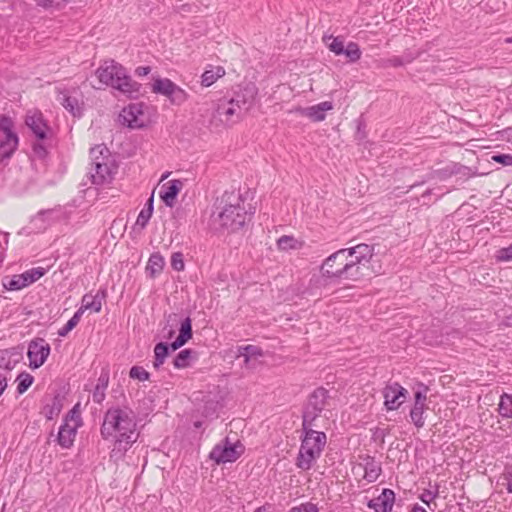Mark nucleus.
Masks as SVG:
<instances>
[{
    "label": "nucleus",
    "mask_w": 512,
    "mask_h": 512,
    "mask_svg": "<svg viewBox=\"0 0 512 512\" xmlns=\"http://www.w3.org/2000/svg\"><path fill=\"white\" fill-rule=\"evenodd\" d=\"M32 150L38 159H45L48 155V151L42 143H34L32 146Z\"/></svg>",
    "instance_id": "obj_53"
},
{
    "label": "nucleus",
    "mask_w": 512,
    "mask_h": 512,
    "mask_svg": "<svg viewBox=\"0 0 512 512\" xmlns=\"http://www.w3.org/2000/svg\"><path fill=\"white\" fill-rule=\"evenodd\" d=\"M506 490L508 493L512 494V479L508 481L506 485Z\"/></svg>",
    "instance_id": "obj_61"
},
{
    "label": "nucleus",
    "mask_w": 512,
    "mask_h": 512,
    "mask_svg": "<svg viewBox=\"0 0 512 512\" xmlns=\"http://www.w3.org/2000/svg\"><path fill=\"white\" fill-rule=\"evenodd\" d=\"M201 425H202V423H201L200 421H197V422H195V423H194V426H195L196 428H200V427H201Z\"/></svg>",
    "instance_id": "obj_63"
},
{
    "label": "nucleus",
    "mask_w": 512,
    "mask_h": 512,
    "mask_svg": "<svg viewBox=\"0 0 512 512\" xmlns=\"http://www.w3.org/2000/svg\"><path fill=\"white\" fill-rule=\"evenodd\" d=\"M495 258L498 262H507L512 260V243L507 246L499 249L496 252Z\"/></svg>",
    "instance_id": "obj_47"
},
{
    "label": "nucleus",
    "mask_w": 512,
    "mask_h": 512,
    "mask_svg": "<svg viewBox=\"0 0 512 512\" xmlns=\"http://www.w3.org/2000/svg\"><path fill=\"white\" fill-rule=\"evenodd\" d=\"M69 420L80 421V414L77 410V406L73 407L65 416L64 422L68 423Z\"/></svg>",
    "instance_id": "obj_55"
},
{
    "label": "nucleus",
    "mask_w": 512,
    "mask_h": 512,
    "mask_svg": "<svg viewBox=\"0 0 512 512\" xmlns=\"http://www.w3.org/2000/svg\"><path fill=\"white\" fill-rule=\"evenodd\" d=\"M193 337L192 320H185L179 328V334L171 343L159 342L154 346L153 367L159 369L169 356L170 351H176Z\"/></svg>",
    "instance_id": "obj_6"
},
{
    "label": "nucleus",
    "mask_w": 512,
    "mask_h": 512,
    "mask_svg": "<svg viewBox=\"0 0 512 512\" xmlns=\"http://www.w3.org/2000/svg\"><path fill=\"white\" fill-rule=\"evenodd\" d=\"M343 54L348 58L349 62H357L361 58V50L355 42H349L344 48Z\"/></svg>",
    "instance_id": "obj_38"
},
{
    "label": "nucleus",
    "mask_w": 512,
    "mask_h": 512,
    "mask_svg": "<svg viewBox=\"0 0 512 512\" xmlns=\"http://www.w3.org/2000/svg\"><path fill=\"white\" fill-rule=\"evenodd\" d=\"M135 430L136 423L131 409L111 407L104 414L100 434L104 440L115 437L112 454L122 456L136 442Z\"/></svg>",
    "instance_id": "obj_1"
},
{
    "label": "nucleus",
    "mask_w": 512,
    "mask_h": 512,
    "mask_svg": "<svg viewBox=\"0 0 512 512\" xmlns=\"http://www.w3.org/2000/svg\"><path fill=\"white\" fill-rule=\"evenodd\" d=\"M321 413L315 411L314 409L308 407L306 404L303 406L302 411V425L301 432L304 431H315V421L320 416Z\"/></svg>",
    "instance_id": "obj_31"
},
{
    "label": "nucleus",
    "mask_w": 512,
    "mask_h": 512,
    "mask_svg": "<svg viewBox=\"0 0 512 512\" xmlns=\"http://www.w3.org/2000/svg\"><path fill=\"white\" fill-rule=\"evenodd\" d=\"M152 92L167 97L172 105L180 106L188 99V93L168 78L157 77Z\"/></svg>",
    "instance_id": "obj_8"
},
{
    "label": "nucleus",
    "mask_w": 512,
    "mask_h": 512,
    "mask_svg": "<svg viewBox=\"0 0 512 512\" xmlns=\"http://www.w3.org/2000/svg\"><path fill=\"white\" fill-rule=\"evenodd\" d=\"M25 124L39 140H44L47 138V131L49 127L44 121L43 115L40 111L27 113Z\"/></svg>",
    "instance_id": "obj_19"
},
{
    "label": "nucleus",
    "mask_w": 512,
    "mask_h": 512,
    "mask_svg": "<svg viewBox=\"0 0 512 512\" xmlns=\"http://www.w3.org/2000/svg\"><path fill=\"white\" fill-rule=\"evenodd\" d=\"M63 408V397L60 394L54 395L50 403H47L43 407V415L47 420H53L56 418Z\"/></svg>",
    "instance_id": "obj_29"
},
{
    "label": "nucleus",
    "mask_w": 512,
    "mask_h": 512,
    "mask_svg": "<svg viewBox=\"0 0 512 512\" xmlns=\"http://www.w3.org/2000/svg\"><path fill=\"white\" fill-rule=\"evenodd\" d=\"M332 109L333 103L331 101H324L305 108L299 107L297 111L314 122H321L326 118V112Z\"/></svg>",
    "instance_id": "obj_20"
},
{
    "label": "nucleus",
    "mask_w": 512,
    "mask_h": 512,
    "mask_svg": "<svg viewBox=\"0 0 512 512\" xmlns=\"http://www.w3.org/2000/svg\"><path fill=\"white\" fill-rule=\"evenodd\" d=\"M198 359V353L190 348L181 350L174 358L173 365L176 369H184L191 365L192 361Z\"/></svg>",
    "instance_id": "obj_28"
},
{
    "label": "nucleus",
    "mask_w": 512,
    "mask_h": 512,
    "mask_svg": "<svg viewBox=\"0 0 512 512\" xmlns=\"http://www.w3.org/2000/svg\"><path fill=\"white\" fill-rule=\"evenodd\" d=\"M182 187L183 183L178 179L171 180L161 187L159 196L167 207L174 206L175 200Z\"/></svg>",
    "instance_id": "obj_21"
},
{
    "label": "nucleus",
    "mask_w": 512,
    "mask_h": 512,
    "mask_svg": "<svg viewBox=\"0 0 512 512\" xmlns=\"http://www.w3.org/2000/svg\"><path fill=\"white\" fill-rule=\"evenodd\" d=\"M426 409V405L414 404L412 409L410 410L411 421L417 428H422L425 424L423 415Z\"/></svg>",
    "instance_id": "obj_35"
},
{
    "label": "nucleus",
    "mask_w": 512,
    "mask_h": 512,
    "mask_svg": "<svg viewBox=\"0 0 512 512\" xmlns=\"http://www.w3.org/2000/svg\"><path fill=\"white\" fill-rule=\"evenodd\" d=\"M453 175H460L463 178H470L474 175L472 169L460 163H452Z\"/></svg>",
    "instance_id": "obj_46"
},
{
    "label": "nucleus",
    "mask_w": 512,
    "mask_h": 512,
    "mask_svg": "<svg viewBox=\"0 0 512 512\" xmlns=\"http://www.w3.org/2000/svg\"><path fill=\"white\" fill-rule=\"evenodd\" d=\"M225 74L224 68L218 66L216 67V70H206L202 76H201V85L204 87H209L213 83L216 82V80L220 77H222Z\"/></svg>",
    "instance_id": "obj_34"
},
{
    "label": "nucleus",
    "mask_w": 512,
    "mask_h": 512,
    "mask_svg": "<svg viewBox=\"0 0 512 512\" xmlns=\"http://www.w3.org/2000/svg\"><path fill=\"white\" fill-rule=\"evenodd\" d=\"M171 266L176 271L184 270L185 264L183 254L181 252H175L171 256Z\"/></svg>",
    "instance_id": "obj_48"
},
{
    "label": "nucleus",
    "mask_w": 512,
    "mask_h": 512,
    "mask_svg": "<svg viewBox=\"0 0 512 512\" xmlns=\"http://www.w3.org/2000/svg\"><path fill=\"white\" fill-rule=\"evenodd\" d=\"M278 248L281 250L296 249L297 240L292 236H281L277 241Z\"/></svg>",
    "instance_id": "obj_44"
},
{
    "label": "nucleus",
    "mask_w": 512,
    "mask_h": 512,
    "mask_svg": "<svg viewBox=\"0 0 512 512\" xmlns=\"http://www.w3.org/2000/svg\"><path fill=\"white\" fill-rule=\"evenodd\" d=\"M216 209L219 210L214 223L217 229L227 230L229 233L236 232L243 228L251 220L255 208L249 204L246 208L245 200L239 191H225L216 200Z\"/></svg>",
    "instance_id": "obj_2"
},
{
    "label": "nucleus",
    "mask_w": 512,
    "mask_h": 512,
    "mask_svg": "<svg viewBox=\"0 0 512 512\" xmlns=\"http://www.w3.org/2000/svg\"><path fill=\"white\" fill-rule=\"evenodd\" d=\"M106 296L107 291L104 288L98 290V292L95 295L87 293L82 297V305L78 310L82 311V314L86 310H91L98 313L102 309V301L106 298Z\"/></svg>",
    "instance_id": "obj_23"
},
{
    "label": "nucleus",
    "mask_w": 512,
    "mask_h": 512,
    "mask_svg": "<svg viewBox=\"0 0 512 512\" xmlns=\"http://www.w3.org/2000/svg\"><path fill=\"white\" fill-rule=\"evenodd\" d=\"M439 494V487L436 486L435 491L430 490H424V492L421 494L420 499L425 504L429 505L436 497H438Z\"/></svg>",
    "instance_id": "obj_52"
},
{
    "label": "nucleus",
    "mask_w": 512,
    "mask_h": 512,
    "mask_svg": "<svg viewBox=\"0 0 512 512\" xmlns=\"http://www.w3.org/2000/svg\"><path fill=\"white\" fill-rule=\"evenodd\" d=\"M191 320L189 316L182 317L181 314L178 313H170L165 315L166 325L163 327V338L171 339L175 335V327L179 325V328L182 327V324L185 320Z\"/></svg>",
    "instance_id": "obj_26"
},
{
    "label": "nucleus",
    "mask_w": 512,
    "mask_h": 512,
    "mask_svg": "<svg viewBox=\"0 0 512 512\" xmlns=\"http://www.w3.org/2000/svg\"><path fill=\"white\" fill-rule=\"evenodd\" d=\"M104 151L108 153V149L102 145L95 146L90 150L92 167L89 173L91 181L95 185H103L113 179V172L108 164V156H103Z\"/></svg>",
    "instance_id": "obj_7"
},
{
    "label": "nucleus",
    "mask_w": 512,
    "mask_h": 512,
    "mask_svg": "<svg viewBox=\"0 0 512 512\" xmlns=\"http://www.w3.org/2000/svg\"><path fill=\"white\" fill-rule=\"evenodd\" d=\"M499 411L503 417L512 418V395L504 393L501 396Z\"/></svg>",
    "instance_id": "obj_37"
},
{
    "label": "nucleus",
    "mask_w": 512,
    "mask_h": 512,
    "mask_svg": "<svg viewBox=\"0 0 512 512\" xmlns=\"http://www.w3.org/2000/svg\"><path fill=\"white\" fill-rule=\"evenodd\" d=\"M47 270L43 267H36L25 271L22 274L2 279L3 287L9 291H18L33 284L46 274Z\"/></svg>",
    "instance_id": "obj_10"
},
{
    "label": "nucleus",
    "mask_w": 512,
    "mask_h": 512,
    "mask_svg": "<svg viewBox=\"0 0 512 512\" xmlns=\"http://www.w3.org/2000/svg\"><path fill=\"white\" fill-rule=\"evenodd\" d=\"M153 202H154L153 195H151V196L149 197V199L147 200V202H146V204H145V206H144V208H143V209H148V211H149L150 213H153V209H154V207H153Z\"/></svg>",
    "instance_id": "obj_59"
},
{
    "label": "nucleus",
    "mask_w": 512,
    "mask_h": 512,
    "mask_svg": "<svg viewBox=\"0 0 512 512\" xmlns=\"http://www.w3.org/2000/svg\"><path fill=\"white\" fill-rule=\"evenodd\" d=\"M82 311L77 310L74 315L67 321V323L58 330V335L60 337H65L68 335L70 331H72L77 324L80 322L82 317Z\"/></svg>",
    "instance_id": "obj_36"
},
{
    "label": "nucleus",
    "mask_w": 512,
    "mask_h": 512,
    "mask_svg": "<svg viewBox=\"0 0 512 512\" xmlns=\"http://www.w3.org/2000/svg\"><path fill=\"white\" fill-rule=\"evenodd\" d=\"M109 383V373L102 372L98 378L97 384L93 391V401L100 404L105 399V390Z\"/></svg>",
    "instance_id": "obj_32"
},
{
    "label": "nucleus",
    "mask_w": 512,
    "mask_h": 512,
    "mask_svg": "<svg viewBox=\"0 0 512 512\" xmlns=\"http://www.w3.org/2000/svg\"><path fill=\"white\" fill-rule=\"evenodd\" d=\"M359 266L350 260L345 248L339 249L329 255L320 266L323 278L358 281L362 279V271Z\"/></svg>",
    "instance_id": "obj_4"
},
{
    "label": "nucleus",
    "mask_w": 512,
    "mask_h": 512,
    "mask_svg": "<svg viewBox=\"0 0 512 512\" xmlns=\"http://www.w3.org/2000/svg\"><path fill=\"white\" fill-rule=\"evenodd\" d=\"M244 451L243 445L237 441L231 443L226 437L220 443L216 444L209 454V458L217 464L234 462L242 455Z\"/></svg>",
    "instance_id": "obj_9"
},
{
    "label": "nucleus",
    "mask_w": 512,
    "mask_h": 512,
    "mask_svg": "<svg viewBox=\"0 0 512 512\" xmlns=\"http://www.w3.org/2000/svg\"><path fill=\"white\" fill-rule=\"evenodd\" d=\"M77 426L72 427L66 422L60 426L56 441L62 448L69 449L72 447L77 433Z\"/></svg>",
    "instance_id": "obj_25"
},
{
    "label": "nucleus",
    "mask_w": 512,
    "mask_h": 512,
    "mask_svg": "<svg viewBox=\"0 0 512 512\" xmlns=\"http://www.w3.org/2000/svg\"><path fill=\"white\" fill-rule=\"evenodd\" d=\"M257 94L258 89L256 85L253 83H246L244 85H239L237 89L234 90L230 100L236 105V107L245 113L254 104Z\"/></svg>",
    "instance_id": "obj_12"
},
{
    "label": "nucleus",
    "mask_w": 512,
    "mask_h": 512,
    "mask_svg": "<svg viewBox=\"0 0 512 512\" xmlns=\"http://www.w3.org/2000/svg\"><path fill=\"white\" fill-rule=\"evenodd\" d=\"M129 377L132 379H137L139 381H146L150 377V373L147 372L142 366H132L129 371Z\"/></svg>",
    "instance_id": "obj_42"
},
{
    "label": "nucleus",
    "mask_w": 512,
    "mask_h": 512,
    "mask_svg": "<svg viewBox=\"0 0 512 512\" xmlns=\"http://www.w3.org/2000/svg\"><path fill=\"white\" fill-rule=\"evenodd\" d=\"M428 390L429 389L425 384L419 383L418 388L414 394V404L426 405V400H427L426 394H427Z\"/></svg>",
    "instance_id": "obj_43"
},
{
    "label": "nucleus",
    "mask_w": 512,
    "mask_h": 512,
    "mask_svg": "<svg viewBox=\"0 0 512 512\" xmlns=\"http://www.w3.org/2000/svg\"><path fill=\"white\" fill-rule=\"evenodd\" d=\"M408 391L398 382L387 384L383 389L384 405L387 411L398 409L406 400Z\"/></svg>",
    "instance_id": "obj_15"
},
{
    "label": "nucleus",
    "mask_w": 512,
    "mask_h": 512,
    "mask_svg": "<svg viewBox=\"0 0 512 512\" xmlns=\"http://www.w3.org/2000/svg\"><path fill=\"white\" fill-rule=\"evenodd\" d=\"M152 214L153 213H150L148 209H142L137 217L135 225L139 226L140 229H144L152 217Z\"/></svg>",
    "instance_id": "obj_49"
},
{
    "label": "nucleus",
    "mask_w": 512,
    "mask_h": 512,
    "mask_svg": "<svg viewBox=\"0 0 512 512\" xmlns=\"http://www.w3.org/2000/svg\"><path fill=\"white\" fill-rule=\"evenodd\" d=\"M164 264V257L159 252L152 253L148 259L146 271L151 278H155L162 272Z\"/></svg>",
    "instance_id": "obj_30"
},
{
    "label": "nucleus",
    "mask_w": 512,
    "mask_h": 512,
    "mask_svg": "<svg viewBox=\"0 0 512 512\" xmlns=\"http://www.w3.org/2000/svg\"><path fill=\"white\" fill-rule=\"evenodd\" d=\"M385 435H386V433H385V431H384V430H379V431H377V436H378V437H380V436H381L382 438H384V437H385Z\"/></svg>",
    "instance_id": "obj_62"
},
{
    "label": "nucleus",
    "mask_w": 512,
    "mask_h": 512,
    "mask_svg": "<svg viewBox=\"0 0 512 512\" xmlns=\"http://www.w3.org/2000/svg\"><path fill=\"white\" fill-rule=\"evenodd\" d=\"M263 356V351L260 347L255 345H245L238 347L237 357H243L245 364H248L250 359H256Z\"/></svg>",
    "instance_id": "obj_33"
},
{
    "label": "nucleus",
    "mask_w": 512,
    "mask_h": 512,
    "mask_svg": "<svg viewBox=\"0 0 512 512\" xmlns=\"http://www.w3.org/2000/svg\"><path fill=\"white\" fill-rule=\"evenodd\" d=\"M143 103H132L125 107L119 114V121L130 128H140L144 126V120L141 118L144 114Z\"/></svg>",
    "instance_id": "obj_16"
},
{
    "label": "nucleus",
    "mask_w": 512,
    "mask_h": 512,
    "mask_svg": "<svg viewBox=\"0 0 512 512\" xmlns=\"http://www.w3.org/2000/svg\"><path fill=\"white\" fill-rule=\"evenodd\" d=\"M329 398V391L324 387H318L308 396L305 404L315 411L322 413L329 404Z\"/></svg>",
    "instance_id": "obj_22"
},
{
    "label": "nucleus",
    "mask_w": 512,
    "mask_h": 512,
    "mask_svg": "<svg viewBox=\"0 0 512 512\" xmlns=\"http://www.w3.org/2000/svg\"><path fill=\"white\" fill-rule=\"evenodd\" d=\"M413 57L411 55L406 56H393L388 60L389 64L393 67H401L407 63L412 62Z\"/></svg>",
    "instance_id": "obj_50"
},
{
    "label": "nucleus",
    "mask_w": 512,
    "mask_h": 512,
    "mask_svg": "<svg viewBox=\"0 0 512 512\" xmlns=\"http://www.w3.org/2000/svg\"><path fill=\"white\" fill-rule=\"evenodd\" d=\"M242 114L243 112L230 99L221 101L216 108V115L226 124L237 122Z\"/></svg>",
    "instance_id": "obj_18"
},
{
    "label": "nucleus",
    "mask_w": 512,
    "mask_h": 512,
    "mask_svg": "<svg viewBox=\"0 0 512 512\" xmlns=\"http://www.w3.org/2000/svg\"><path fill=\"white\" fill-rule=\"evenodd\" d=\"M451 176H453L452 164L447 165L446 167H443V168H440V169L433 170L429 174L428 178L429 179H438L440 181H445L448 178H450Z\"/></svg>",
    "instance_id": "obj_40"
},
{
    "label": "nucleus",
    "mask_w": 512,
    "mask_h": 512,
    "mask_svg": "<svg viewBox=\"0 0 512 512\" xmlns=\"http://www.w3.org/2000/svg\"><path fill=\"white\" fill-rule=\"evenodd\" d=\"M300 448L295 465L302 471L310 470L322 455L327 436L322 431H304L300 435Z\"/></svg>",
    "instance_id": "obj_5"
},
{
    "label": "nucleus",
    "mask_w": 512,
    "mask_h": 512,
    "mask_svg": "<svg viewBox=\"0 0 512 512\" xmlns=\"http://www.w3.org/2000/svg\"><path fill=\"white\" fill-rule=\"evenodd\" d=\"M328 39L331 40V42L327 44L330 51H332L336 55H342L345 48L344 41L340 39V37L333 36H329Z\"/></svg>",
    "instance_id": "obj_45"
},
{
    "label": "nucleus",
    "mask_w": 512,
    "mask_h": 512,
    "mask_svg": "<svg viewBox=\"0 0 512 512\" xmlns=\"http://www.w3.org/2000/svg\"><path fill=\"white\" fill-rule=\"evenodd\" d=\"M347 254L355 263V266H359L362 271V278L368 275L369 270L368 264L374 255V246L366 243H361L353 247L345 248Z\"/></svg>",
    "instance_id": "obj_11"
},
{
    "label": "nucleus",
    "mask_w": 512,
    "mask_h": 512,
    "mask_svg": "<svg viewBox=\"0 0 512 512\" xmlns=\"http://www.w3.org/2000/svg\"><path fill=\"white\" fill-rule=\"evenodd\" d=\"M58 101L74 117L80 118L84 111L83 95L79 89L73 88L60 93Z\"/></svg>",
    "instance_id": "obj_13"
},
{
    "label": "nucleus",
    "mask_w": 512,
    "mask_h": 512,
    "mask_svg": "<svg viewBox=\"0 0 512 512\" xmlns=\"http://www.w3.org/2000/svg\"><path fill=\"white\" fill-rule=\"evenodd\" d=\"M395 502V493L389 488H384L381 494L367 503L375 512H391Z\"/></svg>",
    "instance_id": "obj_17"
},
{
    "label": "nucleus",
    "mask_w": 512,
    "mask_h": 512,
    "mask_svg": "<svg viewBox=\"0 0 512 512\" xmlns=\"http://www.w3.org/2000/svg\"><path fill=\"white\" fill-rule=\"evenodd\" d=\"M411 512H427V511L422 506L416 504L411 509Z\"/></svg>",
    "instance_id": "obj_60"
},
{
    "label": "nucleus",
    "mask_w": 512,
    "mask_h": 512,
    "mask_svg": "<svg viewBox=\"0 0 512 512\" xmlns=\"http://www.w3.org/2000/svg\"><path fill=\"white\" fill-rule=\"evenodd\" d=\"M49 213V210H41L37 213V215L33 218V221H37V220H40V221H43L45 220V215Z\"/></svg>",
    "instance_id": "obj_58"
},
{
    "label": "nucleus",
    "mask_w": 512,
    "mask_h": 512,
    "mask_svg": "<svg viewBox=\"0 0 512 512\" xmlns=\"http://www.w3.org/2000/svg\"><path fill=\"white\" fill-rule=\"evenodd\" d=\"M363 466L364 478L370 483L375 482L382 472L380 463L374 457L367 455L364 458Z\"/></svg>",
    "instance_id": "obj_27"
},
{
    "label": "nucleus",
    "mask_w": 512,
    "mask_h": 512,
    "mask_svg": "<svg viewBox=\"0 0 512 512\" xmlns=\"http://www.w3.org/2000/svg\"><path fill=\"white\" fill-rule=\"evenodd\" d=\"M50 345L43 338H36L28 345L27 356L32 369L40 368L50 354Z\"/></svg>",
    "instance_id": "obj_14"
},
{
    "label": "nucleus",
    "mask_w": 512,
    "mask_h": 512,
    "mask_svg": "<svg viewBox=\"0 0 512 512\" xmlns=\"http://www.w3.org/2000/svg\"><path fill=\"white\" fill-rule=\"evenodd\" d=\"M99 82L117 89L130 98L140 95L141 84L127 75L126 69L114 60H106L96 70Z\"/></svg>",
    "instance_id": "obj_3"
},
{
    "label": "nucleus",
    "mask_w": 512,
    "mask_h": 512,
    "mask_svg": "<svg viewBox=\"0 0 512 512\" xmlns=\"http://www.w3.org/2000/svg\"><path fill=\"white\" fill-rule=\"evenodd\" d=\"M151 72L150 66H139L135 69V74L139 77L146 76Z\"/></svg>",
    "instance_id": "obj_56"
},
{
    "label": "nucleus",
    "mask_w": 512,
    "mask_h": 512,
    "mask_svg": "<svg viewBox=\"0 0 512 512\" xmlns=\"http://www.w3.org/2000/svg\"><path fill=\"white\" fill-rule=\"evenodd\" d=\"M0 131L4 133V135L16 134L14 132V122L12 118L8 115H1L0 117Z\"/></svg>",
    "instance_id": "obj_41"
},
{
    "label": "nucleus",
    "mask_w": 512,
    "mask_h": 512,
    "mask_svg": "<svg viewBox=\"0 0 512 512\" xmlns=\"http://www.w3.org/2000/svg\"><path fill=\"white\" fill-rule=\"evenodd\" d=\"M17 379H18L17 392L19 394L25 393L34 381L33 376L28 373H25V372L21 373Z\"/></svg>",
    "instance_id": "obj_39"
},
{
    "label": "nucleus",
    "mask_w": 512,
    "mask_h": 512,
    "mask_svg": "<svg viewBox=\"0 0 512 512\" xmlns=\"http://www.w3.org/2000/svg\"><path fill=\"white\" fill-rule=\"evenodd\" d=\"M492 159L505 166L512 165V155L510 154H497L492 157Z\"/></svg>",
    "instance_id": "obj_54"
},
{
    "label": "nucleus",
    "mask_w": 512,
    "mask_h": 512,
    "mask_svg": "<svg viewBox=\"0 0 512 512\" xmlns=\"http://www.w3.org/2000/svg\"><path fill=\"white\" fill-rule=\"evenodd\" d=\"M3 238H4V240H5V244H7V243H8V234H7V233H6V234H4V235H3Z\"/></svg>",
    "instance_id": "obj_64"
},
{
    "label": "nucleus",
    "mask_w": 512,
    "mask_h": 512,
    "mask_svg": "<svg viewBox=\"0 0 512 512\" xmlns=\"http://www.w3.org/2000/svg\"><path fill=\"white\" fill-rule=\"evenodd\" d=\"M6 388H7V379L5 376H3L0 373V396L3 394V392L5 391Z\"/></svg>",
    "instance_id": "obj_57"
},
{
    "label": "nucleus",
    "mask_w": 512,
    "mask_h": 512,
    "mask_svg": "<svg viewBox=\"0 0 512 512\" xmlns=\"http://www.w3.org/2000/svg\"><path fill=\"white\" fill-rule=\"evenodd\" d=\"M319 509L316 504L311 502L302 503L299 506L292 507L289 512H318Z\"/></svg>",
    "instance_id": "obj_51"
},
{
    "label": "nucleus",
    "mask_w": 512,
    "mask_h": 512,
    "mask_svg": "<svg viewBox=\"0 0 512 512\" xmlns=\"http://www.w3.org/2000/svg\"><path fill=\"white\" fill-rule=\"evenodd\" d=\"M19 138L17 134L4 135L0 139V163L6 159H10L17 150Z\"/></svg>",
    "instance_id": "obj_24"
}]
</instances>
